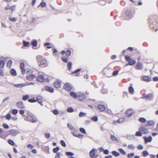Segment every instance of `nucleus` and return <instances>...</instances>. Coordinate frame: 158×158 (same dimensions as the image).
<instances>
[{"instance_id": "13", "label": "nucleus", "mask_w": 158, "mask_h": 158, "mask_svg": "<svg viewBox=\"0 0 158 158\" xmlns=\"http://www.w3.org/2000/svg\"><path fill=\"white\" fill-rule=\"evenodd\" d=\"M78 99L80 101H83L85 99V96L84 94L80 93L77 96Z\"/></svg>"}, {"instance_id": "62", "label": "nucleus", "mask_w": 158, "mask_h": 158, "mask_svg": "<svg viewBox=\"0 0 158 158\" xmlns=\"http://www.w3.org/2000/svg\"><path fill=\"white\" fill-rule=\"evenodd\" d=\"M10 118L11 116L10 114H8L6 116V118L8 120H10Z\"/></svg>"}, {"instance_id": "1", "label": "nucleus", "mask_w": 158, "mask_h": 158, "mask_svg": "<svg viewBox=\"0 0 158 158\" xmlns=\"http://www.w3.org/2000/svg\"><path fill=\"white\" fill-rule=\"evenodd\" d=\"M38 61L39 62L40 67H44L47 65V61L46 59L43 58V57L40 55L36 57Z\"/></svg>"}, {"instance_id": "55", "label": "nucleus", "mask_w": 158, "mask_h": 158, "mask_svg": "<svg viewBox=\"0 0 158 158\" xmlns=\"http://www.w3.org/2000/svg\"><path fill=\"white\" fill-rule=\"evenodd\" d=\"M91 119L94 121H97L98 120V118L96 116H94L91 118Z\"/></svg>"}, {"instance_id": "6", "label": "nucleus", "mask_w": 158, "mask_h": 158, "mask_svg": "<svg viewBox=\"0 0 158 158\" xmlns=\"http://www.w3.org/2000/svg\"><path fill=\"white\" fill-rule=\"evenodd\" d=\"M27 118L28 120L32 123H35L37 121V120L35 117L32 115H29L27 117Z\"/></svg>"}, {"instance_id": "24", "label": "nucleus", "mask_w": 158, "mask_h": 158, "mask_svg": "<svg viewBox=\"0 0 158 158\" xmlns=\"http://www.w3.org/2000/svg\"><path fill=\"white\" fill-rule=\"evenodd\" d=\"M70 95L71 97L74 98H76L78 96V95L75 93L73 92H70Z\"/></svg>"}, {"instance_id": "63", "label": "nucleus", "mask_w": 158, "mask_h": 158, "mask_svg": "<svg viewBox=\"0 0 158 158\" xmlns=\"http://www.w3.org/2000/svg\"><path fill=\"white\" fill-rule=\"evenodd\" d=\"M137 148L138 150H142L143 148V146L141 145H139L137 146Z\"/></svg>"}, {"instance_id": "50", "label": "nucleus", "mask_w": 158, "mask_h": 158, "mask_svg": "<svg viewBox=\"0 0 158 158\" xmlns=\"http://www.w3.org/2000/svg\"><path fill=\"white\" fill-rule=\"evenodd\" d=\"M34 98H33L32 99H30L28 100V101L29 102L33 103L35 102H36L37 100H36V99H34Z\"/></svg>"}, {"instance_id": "2", "label": "nucleus", "mask_w": 158, "mask_h": 158, "mask_svg": "<svg viewBox=\"0 0 158 158\" xmlns=\"http://www.w3.org/2000/svg\"><path fill=\"white\" fill-rule=\"evenodd\" d=\"M64 89L68 91H70L73 88L71 84L69 83H65L63 86Z\"/></svg>"}, {"instance_id": "35", "label": "nucleus", "mask_w": 158, "mask_h": 158, "mask_svg": "<svg viewBox=\"0 0 158 158\" xmlns=\"http://www.w3.org/2000/svg\"><path fill=\"white\" fill-rule=\"evenodd\" d=\"M67 126L68 127H69V128L72 131H74L75 130V128L74 127H73L69 123H68L67 124Z\"/></svg>"}, {"instance_id": "20", "label": "nucleus", "mask_w": 158, "mask_h": 158, "mask_svg": "<svg viewBox=\"0 0 158 158\" xmlns=\"http://www.w3.org/2000/svg\"><path fill=\"white\" fill-rule=\"evenodd\" d=\"M136 69L137 70H141L142 69V64L140 63H138L136 66Z\"/></svg>"}, {"instance_id": "46", "label": "nucleus", "mask_w": 158, "mask_h": 158, "mask_svg": "<svg viewBox=\"0 0 158 158\" xmlns=\"http://www.w3.org/2000/svg\"><path fill=\"white\" fill-rule=\"evenodd\" d=\"M128 148L130 149H134L135 148V146L133 144H130L128 145Z\"/></svg>"}, {"instance_id": "41", "label": "nucleus", "mask_w": 158, "mask_h": 158, "mask_svg": "<svg viewBox=\"0 0 158 158\" xmlns=\"http://www.w3.org/2000/svg\"><path fill=\"white\" fill-rule=\"evenodd\" d=\"M129 92L131 93H132L134 92V89L132 86H130L129 88Z\"/></svg>"}, {"instance_id": "28", "label": "nucleus", "mask_w": 158, "mask_h": 158, "mask_svg": "<svg viewBox=\"0 0 158 158\" xmlns=\"http://www.w3.org/2000/svg\"><path fill=\"white\" fill-rule=\"evenodd\" d=\"M144 138L145 141L146 142H150L152 140V137L151 136H149V137L147 138H145V137H144Z\"/></svg>"}, {"instance_id": "15", "label": "nucleus", "mask_w": 158, "mask_h": 158, "mask_svg": "<svg viewBox=\"0 0 158 158\" xmlns=\"http://www.w3.org/2000/svg\"><path fill=\"white\" fill-rule=\"evenodd\" d=\"M35 76L34 74H31L27 76L26 77V79L28 81H31L34 79L35 78Z\"/></svg>"}, {"instance_id": "37", "label": "nucleus", "mask_w": 158, "mask_h": 158, "mask_svg": "<svg viewBox=\"0 0 158 158\" xmlns=\"http://www.w3.org/2000/svg\"><path fill=\"white\" fill-rule=\"evenodd\" d=\"M71 51L70 50H68L65 52V55L66 56L69 57L70 55Z\"/></svg>"}, {"instance_id": "34", "label": "nucleus", "mask_w": 158, "mask_h": 158, "mask_svg": "<svg viewBox=\"0 0 158 158\" xmlns=\"http://www.w3.org/2000/svg\"><path fill=\"white\" fill-rule=\"evenodd\" d=\"M72 134L75 136L79 137V138H82L83 137V135L81 134H78L77 135H74V132H72Z\"/></svg>"}, {"instance_id": "43", "label": "nucleus", "mask_w": 158, "mask_h": 158, "mask_svg": "<svg viewBox=\"0 0 158 158\" xmlns=\"http://www.w3.org/2000/svg\"><path fill=\"white\" fill-rule=\"evenodd\" d=\"M29 98V96L28 95H23V97L22 99L24 101L27 100Z\"/></svg>"}, {"instance_id": "45", "label": "nucleus", "mask_w": 158, "mask_h": 158, "mask_svg": "<svg viewBox=\"0 0 158 158\" xmlns=\"http://www.w3.org/2000/svg\"><path fill=\"white\" fill-rule=\"evenodd\" d=\"M126 14L127 16H131L132 15V13L131 11L130 10H127L126 12Z\"/></svg>"}, {"instance_id": "51", "label": "nucleus", "mask_w": 158, "mask_h": 158, "mask_svg": "<svg viewBox=\"0 0 158 158\" xmlns=\"http://www.w3.org/2000/svg\"><path fill=\"white\" fill-rule=\"evenodd\" d=\"M142 132L139 131L136 132L135 135L137 136H141L142 135Z\"/></svg>"}, {"instance_id": "19", "label": "nucleus", "mask_w": 158, "mask_h": 158, "mask_svg": "<svg viewBox=\"0 0 158 158\" xmlns=\"http://www.w3.org/2000/svg\"><path fill=\"white\" fill-rule=\"evenodd\" d=\"M45 89L47 91L51 93H53L54 92L53 88L49 86H46L45 87Z\"/></svg>"}, {"instance_id": "5", "label": "nucleus", "mask_w": 158, "mask_h": 158, "mask_svg": "<svg viewBox=\"0 0 158 158\" xmlns=\"http://www.w3.org/2000/svg\"><path fill=\"white\" fill-rule=\"evenodd\" d=\"M19 67L21 70L22 74L23 75H24L26 72V69H25L24 63L23 62L20 63Z\"/></svg>"}, {"instance_id": "59", "label": "nucleus", "mask_w": 158, "mask_h": 158, "mask_svg": "<svg viewBox=\"0 0 158 158\" xmlns=\"http://www.w3.org/2000/svg\"><path fill=\"white\" fill-rule=\"evenodd\" d=\"M86 115V114L83 112H81L79 114V116L80 117H82L83 116H84Z\"/></svg>"}, {"instance_id": "53", "label": "nucleus", "mask_w": 158, "mask_h": 158, "mask_svg": "<svg viewBox=\"0 0 158 158\" xmlns=\"http://www.w3.org/2000/svg\"><path fill=\"white\" fill-rule=\"evenodd\" d=\"M72 65V63L71 62H69L67 64V66L68 67L69 69L70 70L71 69Z\"/></svg>"}, {"instance_id": "44", "label": "nucleus", "mask_w": 158, "mask_h": 158, "mask_svg": "<svg viewBox=\"0 0 158 158\" xmlns=\"http://www.w3.org/2000/svg\"><path fill=\"white\" fill-rule=\"evenodd\" d=\"M59 148L57 147L53 148V152L54 153H57L58 151L59 150Z\"/></svg>"}, {"instance_id": "39", "label": "nucleus", "mask_w": 158, "mask_h": 158, "mask_svg": "<svg viewBox=\"0 0 158 158\" xmlns=\"http://www.w3.org/2000/svg\"><path fill=\"white\" fill-rule=\"evenodd\" d=\"M142 154L143 155V156L144 157L147 156H148L149 155V153L147 151H143V152Z\"/></svg>"}, {"instance_id": "47", "label": "nucleus", "mask_w": 158, "mask_h": 158, "mask_svg": "<svg viewBox=\"0 0 158 158\" xmlns=\"http://www.w3.org/2000/svg\"><path fill=\"white\" fill-rule=\"evenodd\" d=\"M125 59L127 61H128V62H129L131 60V59L130 57L129 56H128V55H126L125 56Z\"/></svg>"}, {"instance_id": "54", "label": "nucleus", "mask_w": 158, "mask_h": 158, "mask_svg": "<svg viewBox=\"0 0 158 158\" xmlns=\"http://www.w3.org/2000/svg\"><path fill=\"white\" fill-rule=\"evenodd\" d=\"M134 156V153H130L128 154L127 155V157L128 158H130L133 157Z\"/></svg>"}, {"instance_id": "49", "label": "nucleus", "mask_w": 158, "mask_h": 158, "mask_svg": "<svg viewBox=\"0 0 158 158\" xmlns=\"http://www.w3.org/2000/svg\"><path fill=\"white\" fill-rule=\"evenodd\" d=\"M147 123H148V125H150V126L154 124V122L153 121H151V120L148 121V122Z\"/></svg>"}, {"instance_id": "60", "label": "nucleus", "mask_w": 158, "mask_h": 158, "mask_svg": "<svg viewBox=\"0 0 158 158\" xmlns=\"http://www.w3.org/2000/svg\"><path fill=\"white\" fill-rule=\"evenodd\" d=\"M45 46H47V48L48 49L51 48V47L50 46V44L49 43H46L44 44Z\"/></svg>"}, {"instance_id": "16", "label": "nucleus", "mask_w": 158, "mask_h": 158, "mask_svg": "<svg viewBox=\"0 0 158 158\" xmlns=\"http://www.w3.org/2000/svg\"><path fill=\"white\" fill-rule=\"evenodd\" d=\"M143 96L145 99H151L152 98L153 94H143Z\"/></svg>"}, {"instance_id": "11", "label": "nucleus", "mask_w": 158, "mask_h": 158, "mask_svg": "<svg viewBox=\"0 0 158 158\" xmlns=\"http://www.w3.org/2000/svg\"><path fill=\"white\" fill-rule=\"evenodd\" d=\"M36 100L41 106H43V99L42 97L41 96H39L36 97Z\"/></svg>"}, {"instance_id": "48", "label": "nucleus", "mask_w": 158, "mask_h": 158, "mask_svg": "<svg viewBox=\"0 0 158 158\" xmlns=\"http://www.w3.org/2000/svg\"><path fill=\"white\" fill-rule=\"evenodd\" d=\"M60 143L61 145L63 147H65L66 146V143L63 140H61L60 141Z\"/></svg>"}, {"instance_id": "7", "label": "nucleus", "mask_w": 158, "mask_h": 158, "mask_svg": "<svg viewBox=\"0 0 158 158\" xmlns=\"http://www.w3.org/2000/svg\"><path fill=\"white\" fill-rule=\"evenodd\" d=\"M97 109L100 112H103L106 109V107L104 105L99 104L97 106Z\"/></svg>"}, {"instance_id": "42", "label": "nucleus", "mask_w": 158, "mask_h": 158, "mask_svg": "<svg viewBox=\"0 0 158 158\" xmlns=\"http://www.w3.org/2000/svg\"><path fill=\"white\" fill-rule=\"evenodd\" d=\"M67 111L68 112L71 113L74 111L73 109L71 107H69L67 109Z\"/></svg>"}, {"instance_id": "30", "label": "nucleus", "mask_w": 158, "mask_h": 158, "mask_svg": "<svg viewBox=\"0 0 158 158\" xmlns=\"http://www.w3.org/2000/svg\"><path fill=\"white\" fill-rule=\"evenodd\" d=\"M110 137L111 139L114 141H116L118 142V140L117 138L115 137L114 135H111Z\"/></svg>"}, {"instance_id": "58", "label": "nucleus", "mask_w": 158, "mask_h": 158, "mask_svg": "<svg viewBox=\"0 0 158 158\" xmlns=\"http://www.w3.org/2000/svg\"><path fill=\"white\" fill-rule=\"evenodd\" d=\"M53 113L55 115H57L59 114V112L57 110H54L53 111Z\"/></svg>"}, {"instance_id": "14", "label": "nucleus", "mask_w": 158, "mask_h": 158, "mask_svg": "<svg viewBox=\"0 0 158 158\" xmlns=\"http://www.w3.org/2000/svg\"><path fill=\"white\" fill-rule=\"evenodd\" d=\"M16 105L17 107L19 109H23L25 107L24 104L22 102H18Z\"/></svg>"}, {"instance_id": "26", "label": "nucleus", "mask_w": 158, "mask_h": 158, "mask_svg": "<svg viewBox=\"0 0 158 158\" xmlns=\"http://www.w3.org/2000/svg\"><path fill=\"white\" fill-rule=\"evenodd\" d=\"M43 0H42V2L40 3L39 4V5L38 6V7H44L46 6V4L45 2H43Z\"/></svg>"}, {"instance_id": "38", "label": "nucleus", "mask_w": 158, "mask_h": 158, "mask_svg": "<svg viewBox=\"0 0 158 158\" xmlns=\"http://www.w3.org/2000/svg\"><path fill=\"white\" fill-rule=\"evenodd\" d=\"M12 61L11 60H9L7 63V66L8 68H10L12 64Z\"/></svg>"}, {"instance_id": "12", "label": "nucleus", "mask_w": 158, "mask_h": 158, "mask_svg": "<svg viewBox=\"0 0 158 158\" xmlns=\"http://www.w3.org/2000/svg\"><path fill=\"white\" fill-rule=\"evenodd\" d=\"M142 80L146 82H148L151 81V78L149 76H144L142 78Z\"/></svg>"}, {"instance_id": "3", "label": "nucleus", "mask_w": 158, "mask_h": 158, "mask_svg": "<svg viewBox=\"0 0 158 158\" xmlns=\"http://www.w3.org/2000/svg\"><path fill=\"white\" fill-rule=\"evenodd\" d=\"M96 100L94 99H89L87 101L86 103L88 106L91 108L93 107V106L95 103Z\"/></svg>"}, {"instance_id": "40", "label": "nucleus", "mask_w": 158, "mask_h": 158, "mask_svg": "<svg viewBox=\"0 0 158 158\" xmlns=\"http://www.w3.org/2000/svg\"><path fill=\"white\" fill-rule=\"evenodd\" d=\"M139 121L141 122L144 123L146 122V119L144 118H140L139 119Z\"/></svg>"}, {"instance_id": "57", "label": "nucleus", "mask_w": 158, "mask_h": 158, "mask_svg": "<svg viewBox=\"0 0 158 158\" xmlns=\"http://www.w3.org/2000/svg\"><path fill=\"white\" fill-rule=\"evenodd\" d=\"M18 112V111L17 110H13L12 112V113L14 115H16Z\"/></svg>"}, {"instance_id": "33", "label": "nucleus", "mask_w": 158, "mask_h": 158, "mask_svg": "<svg viewBox=\"0 0 158 158\" xmlns=\"http://www.w3.org/2000/svg\"><path fill=\"white\" fill-rule=\"evenodd\" d=\"M23 46L24 47H27L29 46V42H26L24 40L23 41Z\"/></svg>"}, {"instance_id": "25", "label": "nucleus", "mask_w": 158, "mask_h": 158, "mask_svg": "<svg viewBox=\"0 0 158 158\" xmlns=\"http://www.w3.org/2000/svg\"><path fill=\"white\" fill-rule=\"evenodd\" d=\"M31 43L33 46L35 47L37 45V41L36 40H33L31 41Z\"/></svg>"}, {"instance_id": "52", "label": "nucleus", "mask_w": 158, "mask_h": 158, "mask_svg": "<svg viewBox=\"0 0 158 158\" xmlns=\"http://www.w3.org/2000/svg\"><path fill=\"white\" fill-rule=\"evenodd\" d=\"M119 151L123 155H125L126 154V152L122 148H119Z\"/></svg>"}, {"instance_id": "29", "label": "nucleus", "mask_w": 158, "mask_h": 158, "mask_svg": "<svg viewBox=\"0 0 158 158\" xmlns=\"http://www.w3.org/2000/svg\"><path fill=\"white\" fill-rule=\"evenodd\" d=\"M10 73L11 74L14 76H15L17 74L16 71L14 69H11Z\"/></svg>"}, {"instance_id": "56", "label": "nucleus", "mask_w": 158, "mask_h": 158, "mask_svg": "<svg viewBox=\"0 0 158 158\" xmlns=\"http://www.w3.org/2000/svg\"><path fill=\"white\" fill-rule=\"evenodd\" d=\"M80 131L81 133L83 134H86V131L83 128H80Z\"/></svg>"}, {"instance_id": "18", "label": "nucleus", "mask_w": 158, "mask_h": 158, "mask_svg": "<svg viewBox=\"0 0 158 158\" xmlns=\"http://www.w3.org/2000/svg\"><path fill=\"white\" fill-rule=\"evenodd\" d=\"M139 131H141L142 134H145L148 132V130L143 127H140L139 129Z\"/></svg>"}, {"instance_id": "31", "label": "nucleus", "mask_w": 158, "mask_h": 158, "mask_svg": "<svg viewBox=\"0 0 158 158\" xmlns=\"http://www.w3.org/2000/svg\"><path fill=\"white\" fill-rule=\"evenodd\" d=\"M112 154L116 157L118 156H119V153L115 151H114L112 152Z\"/></svg>"}, {"instance_id": "61", "label": "nucleus", "mask_w": 158, "mask_h": 158, "mask_svg": "<svg viewBox=\"0 0 158 158\" xmlns=\"http://www.w3.org/2000/svg\"><path fill=\"white\" fill-rule=\"evenodd\" d=\"M3 127L5 129H8L9 128V126L5 123L3 124Z\"/></svg>"}, {"instance_id": "4", "label": "nucleus", "mask_w": 158, "mask_h": 158, "mask_svg": "<svg viewBox=\"0 0 158 158\" xmlns=\"http://www.w3.org/2000/svg\"><path fill=\"white\" fill-rule=\"evenodd\" d=\"M44 74H39L36 77V80L39 82H42L45 80Z\"/></svg>"}, {"instance_id": "21", "label": "nucleus", "mask_w": 158, "mask_h": 158, "mask_svg": "<svg viewBox=\"0 0 158 158\" xmlns=\"http://www.w3.org/2000/svg\"><path fill=\"white\" fill-rule=\"evenodd\" d=\"M136 63V61L134 60H131L127 64L126 66H127L128 65H133L135 64Z\"/></svg>"}, {"instance_id": "10", "label": "nucleus", "mask_w": 158, "mask_h": 158, "mask_svg": "<svg viewBox=\"0 0 158 158\" xmlns=\"http://www.w3.org/2000/svg\"><path fill=\"white\" fill-rule=\"evenodd\" d=\"M90 156L91 158H96L98 155H96L95 150L94 149L91 150L89 152Z\"/></svg>"}, {"instance_id": "32", "label": "nucleus", "mask_w": 158, "mask_h": 158, "mask_svg": "<svg viewBox=\"0 0 158 158\" xmlns=\"http://www.w3.org/2000/svg\"><path fill=\"white\" fill-rule=\"evenodd\" d=\"M61 59L65 63H67L68 62V58L64 56H63L61 57Z\"/></svg>"}, {"instance_id": "27", "label": "nucleus", "mask_w": 158, "mask_h": 158, "mask_svg": "<svg viewBox=\"0 0 158 158\" xmlns=\"http://www.w3.org/2000/svg\"><path fill=\"white\" fill-rule=\"evenodd\" d=\"M26 85L24 84H20L14 85V86L16 87L21 88L25 86Z\"/></svg>"}, {"instance_id": "22", "label": "nucleus", "mask_w": 158, "mask_h": 158, "mask_svg": "<svg viewBox=\"0 0 158 158\" xmlns=\"http://www.w3.org/2000/svg\"><path fill=\"white\" fill-rule=\"evenodd\" d=\"M124 119L123 118H121L119 119L118 120L116 121H114L112 124L114 125L116 123H120L121 122L123 121Z\"/></svg>"}, {"instance_id": "64", "label": "nucleus", "mask_w": 158, "mask_h": 158, "mask_svg": "<svg viewBox=\"0 0 158 158\" xmlns=\"http://www.w3.org/2000/svg\"><path fill=\"white\" fill-rule=\"evenodd\" d=\"M60 153L59 152H57L56 154L55 158H60Z\"/></svg>"}, {"instance_id": "23", "label": "nucleus", "mask_w": 158, "mask_h": 158, "mask_svg": "<svg viewBox=\"0 0 158 158\" xmlns=\"http://www.w3.org/2000/svg\"><path fill=\"white\" fill-rule=\"evenodd\" d=\"M81 70V69H78L75 70L72 73V74H75V76H79V72Z\"/></svg>"}, {"instance_id": "17", "label": "nucleus", "mask_w": 158, "mask_h": 158, "mask_svg": "<svg viewBox=\"0 0 158 158\" xmlns=\"http://www.w3.org/2000/svg\"><path fill=\"white\" fill-rule=\"evenodd\" d=\"M18 133V131L14 129H11L9 131V134L12 136H15Z\"/></svg>"}, {"instance_id": "9", "label": "nucleus", "mask_w": 158, "mask_h": 158, "mask_svg": "<svg viewBox=\"0 0 158 158\" xmlns=\"http://www.w3.org/2000/svg\"><path fill=\"white\" fill-rule=\"evenodd\" d=\"M133 110L131 109L127 110L126 111V116L128 117L131 116L133 114Z\"/></svg>"}, {"instance_id": "8", "label": "nucleus", "mask_w": 158, "mask_h": 158, "mask_svg": "<svg viewBox=\"0 0 158 158\" xmlns=\"http://www.w3.org/2000/svg\"><path fill=\"white\" fill-rule=\"evenodd\" d=\"M53 86L56 88H59L61 86V83L60 81L56 80L53 84Z\"/></svg>"}, {"instance_id": "36", "label": "nucleus", "mask_w": 158, "mask_h": 158, "mask_svg": "<svg viewBox=\"0 0 158 158\" xmlns=\"http://www.w3.org/2000/svg\"><path fill=\"white\" fill-rule=\"evenodd\" d=\"M8 142L11 146H14L15 145V143L12 140L10 139H8Z\"/></svg>"}]
</instances>
